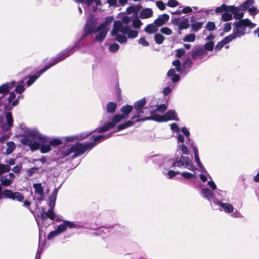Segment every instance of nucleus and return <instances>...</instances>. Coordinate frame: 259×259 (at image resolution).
<instances>
[{"mask_svg":"<svg viewBox=\"0 0 259 259\" xmlns=\"http://www.w3.org/2000/svg\"><path fill=\"white\" fill-rule=\"evenodd\" d=\"M8 148L6 150V153L10 154L13 152V150L15 148V145L13 142H9L7 143Z\"/></svg>","mask_w":259,"mask_h":259,"instance_id":"nucleus-39","label":"nucleus"},{"mask_svg":"<svg viewBox=\"0 0 259 259\" xmlns=\"http://www.w3.org/2000/svg\"><path fill=\"white\" fill-rule=\"evenodd\" d=\"M191 22H192L191 27L192 30L195 32H197L200 29L203 24L202 22H195V18L194 17H192L191 18Z\"/></svg>","mask_w":259,"mask_h":259,"instance_id":"nucleus-27","label":"nucleus"},{"mask_svg":"<svg viewBox=\"0 0 259 259\" xmlns=\"http://www.w3.org/2000/svg\"><path fill=\"white\" fill-rule=\"evenodd\" d=\"M148 158L149 160L151 159L153 162L157 164L159 166L162 165L168 166L167 163L170 161V158L161 155H153L148 157Z\"/></svg>","mask_w":259,"mask_h":259,"instance_id":"nucleus-16","label":"nucleus"},{"mask_svg":"<svg viewBox=\"0 0 259 259\" xmlns=\"http://www.w3.org/2000/svg\"><path fill=\"white\" fill-rule=\"evenodd\" d=\"M5 110V116H0V124L2 130L6 132L12 127L14 120L11 112L10 110Z\"/></svg>","mask_w":259,"mask_h":259,"instance_id":"nucleus-13","label":"nucleus"},{"mask_svg":"<svg viewBox=\"0 0 259 259\" xmlns=\"http://www.w3.org/2000/svg\"><path fill=\"white\" fill-rule=\"evenodd\" d=\"M181 131H182L183 134L184 135H185L186 136V137H187V139L188 141V144L191 145V146L192 142H193L189 139V136L190 133H189V131L185 127H183L182 128Z\"/></svg>","mask_w":259,"mask_h":259,"instance_id":"nucleus-44","label":"nucleus"},{"mask_svg":"<svg viewBox=\"0 0 259 259\" xmlns=\"http://www.w3.org/2000/svg\"><path fill=\"white\" fill-rule=\"evenodd\" d=\"M96 3L97 6H100L103 4L108 3L110 6H115L117 4V0H85L83 5L90 6L94 3Z\"/></svg>","mask_w":259,"mask_h":259,"instance_id":"nucleus-17","label":"nucleus"},{"mask_svg":"<svg viewBox=\"0 0 259 259\" xmlns=\"http://www.w3.org/2000/svg\"><path fill=\"white\" fill-rule=\"evenodd\" d=\"M160 32L162 33L167 35H171L172 33V31L170 29H169L168 27H166L161 28L160 29Z\"/></svg>","mask_w":259,"mask_h":259,"instance_id":"nucleus-53","label":"nucleus"},{"mask_svg":"<svg viewBox=\"0 0 259 259\" xmlns=\"http://www.w3.org/2000/svg\"><path fill=\"white\" fill-rule=\"evenodd\" d=\"M67 229L66 221H64L63 223L58 226L56 230L59 234L65 232Z\"/></svg>","mask_w":259,"mask_h":259,"instance_id":"nucleus-40","label":"nucleus"},{"mask_svg":"<svg viewBox=\"0 0 259 259\" xmlns=\"http://www.w3.org/2000/svg\"><path fill=\"white\" fill-rule=\"evenodd\" d=\"M192 65V61L188 58L183 63V68L186 72H188L190 70V68L191 67Z\"/></svg>","mask_w":259,"mask_h":259,"instance_id":"nucleus-36","label":"nucleus"},{"mask_svg":"<svg viewBox=\"0 0 259 259\" xmlns=\"http://www.w3.org/2000/svg\"><path fill=\"white\" fill-rule=\"evenodd\" d=\"M176 24L179 26L180 30L186 29L189 26V19L188 18H184L179 20Z\"/></svg>","mask_w":259,"mask_h":259,"instance_id":"nucleus-26","label":"nucleus"},{"mask_svg":"<svg viewBox=\"0 0 259 259\" xmlns=\"http://www.w3.org/2000/svg\"><path fill=\"white\" fill-rule=\"evenodd\" d=\"M169 16L167 14H162L158 16V17L154 21L156 25L159 27L163 25L169 19Z\"/></svg>","mask_w":259,"mask_h":259,"instance_id":"nucleus-23","label":"nucleus"},{"mask_svg":"<svg viewBox=\"0 0 259 259\" xmlns=\"http://www.w3.org/2000/svg\"><path fill=\"white\" fill-rule=\"evenodd\" d=\"M38 169V167H34L28 169L26 171L27 176L29 177L32 176Z\"/></svg>","mask_w":259,"mask_h":259,"instance_id":"nucleus-54","label":"nucleus"},{"mask_svg":"<svg viewBox=\"0 0 259 259\" xmlns=\"http://www.w3.org/2000/svg\"><path fill=\"white\" fill-rule=\"evenodd\" d=\"M56 199L50 197L49 199V206L51 208H53L55 205Z\"/></svg>","mask_w":259,"mask_h":259,"instance_id":"nucleus-60","label":"nucleus"},{"mask_svg":"<svg viewBox=\"0 0 259 259\" xmlns=\"http://www.w3.org/2000/svg\"><path fill=\"white\" fill-rule=\"evenodd\" d=\"M15 84V81H12L0 86V107L3 106L4 110H11L19 104V100L23 98V95H19L15 99L16 94L14 92H12L9 97H7L8 92Z\"/></svg>","mask_w":259,"mask_h":259,"instance_id":"nucleus-4","label":"nucleus"},{"mask_svg":"<svg viewBox=\"0 0 259 259\" xmlns=\"http://www.w3.org/2000/svg\"><path fill=\"white\" fill-rule=\"evenodd\" d=\"M18 83L19 85H18L16 87L15 89V91L18 94H21L25 90V88L23 85V84L24 83V81L23 80H21L18 82Z\"/></svg>","mask_w":259,"mask_h":259,"instance_id":"nucleus-38","label":"nucleus"},{"mask_svg":"<svg viewBox=\"0 0 259 259\" xmlns=\"http://www.w3.org/2000/svg\"><path fill=\"white\" fill-rule=\"evenodd\" d=\"M119 49V46L118 44L113 43L111 44L109 47V50L112 52H116Z\"/></svg>","mask_w":259,"mask_h":259,"instance_id":"nucleus-51","label":"nucleus"},{"mask_svg":"<svg viewBox=\"0 0 259 259\" xmlns=\"http://www.w3.org/2000/svg\"><path fill=\"white\" fill-rule=\"evenodd\" d=\"M195 35L191 33L185 36L183 40L185 42H194L195 40Z\"/></svg>","mask_w":259,"mask_h":259,"instance_id":"nucleus-41","label":"nucleus"},{"mask_svg":"<svg viewBox=\"0 0 259 259\" xmlns=\"http://www.w3.org/2000/svg\"><path fill=\"white\" fill-rule=\"evenodd\" d=\"M33 187L35 189V193L38 195L37 199L38 200H42L44 196V187L41 183H35L33 185Z\"/></svg>","mask_w":259,"mask_h":259,"instance_id":"nucleus-21","label":"nucleus"},{"mask_svg":"<svg viewBox=\"0 0 259 259\" xmlns=\"http://www.w3.org/2000/svg\"><path fill=\"white\" fill-rule=\"evenodd\" d=\"M231 41H232V40L230 38V37L228 36L225 37L224 39L219 42L217 44L215 47V50L220 51L224 46L230 42Z\"/></svg>","mask_w":259,"mask_h":259,"instance_id":"nucleus-32","label":"nucleus"},{"mask_svg":"<svg viewBox=\"0 0 259 259\" xmlns=\"http://www.w3.org/2000/svg\"><path fill=\"white\" fill-rule=\"evenodd\" d=\"M215 28V24L212 22H208L206 25V28L209 31L213 30Z\"/></svg>","mask_w":259,"mask_h":259,"instance_id":"nucleus-56","label":"nucleus"},{"mask_svg":"<svg viewBox=\"0 0 259 259\" xmlns=\"http://www.w3.org/2000/svg\"><path fill=\"white\" fill-rule=\"evenodd\" d=\"M178 150H181L182 154H183L187 155L189 153V151L187 147L184 144H182L181 145H179L178 146Z\"/></svg>","mask_w":259,"mask_h":259,"instance_id":"nucleus-48","label":"nucleus"},{"mask_svg":"<svg viewBox=\"0 0 259 259\" xmlns=\"http://www.w3.org/2000/svg\"><path fill=\"white\" fill-rule=\"evenodd\" d=\"M139 44L142 45L143 47H148L149 46V42L146 41L145 37H141L138 40Z\"/></svg>","mask_w":259,"mask_h":259,"instance_id":"nucleus-57","label":"nucleus"},{"mask_svg":"<svg viewBox=\"0 0 259 259\" xmlns=\"http://www.w3.org/2000/svg\"><path fill=\"white\" fill-rule=\"evenodd\" d=\"M90 134H81L79 135L76 136H68L66 137L62 138V139L66 142H72L74 140H81L82 139H85L86 137H88Z\"/></svg>","mask_w":259,"mask_h":259,"instance_id":"nucleus-22","label":"nucleus"},{"mask_svg":"<svg viewBox=\"0 0 259 259\" xmlns=\"http://www.w3.org/2000/svg\"><path fill=\"white\" fill-rule=\"evenodd\" d=\"M154 39L156 42L157 44L160 45L163 42L164 37L162 34L160 33H156L154 35Z\"/></svg>","mask_w":259,"mask_h":259,"instance_id":"nucleus-42","label":"nucleus"},{"mask_svg":"<svg viewBox=\"0 0 259 259\" xmlns=\"http://www.w3.org/2000/svg\"><path fill=\"white\" fill-rule=\"evenodd\" d=\"M180 174V173L179 171H175L174 170H170L167 172V175L169 179H172L175 176H176L177 175H179Z\"/></svg>","mask_w":259,"mask_h":259,"instance_id":"nucleus-59","label":"nucleus"},{"mask_svg":"<svg viewBox=\"0 0 259 259\" xmlns=\"http://www.w3.org/2000/svg\"><path fill=\"white\" fill-rule=\"evenodd\" d=\"M64 54L63 53L60 55V56H59L58 58H53L52 59V62L46 65L42 69L38 71L36 73V75L30 76L29 77V79L27 81V86L29 87L31 85H32L44 72L46 71L48 69H49L53 65L63 60L64 59V58L66 57V56H67V54L63 56Z\"/></svg>","mask_w":259,"mask_h":259,"instance_id":"nucleus-10","label":"nucleus"},{"mask_svg":"<svg viewBox=\"0 0 259 259\" xmlns=\"http://www.w3.org/2000/svg\"><path fill=\"white\" fill-rule=\"evenodd\" d=\"M167 5L169 7H175L178 5V2L176 0H169Z\"/></svg>","mask_w":259,"mask_h":259,"instance_id":"nucleus-61","label":"nucleus"},{"mask_svg":"<svg viewBox=\"0 0 259 259\" xmlns=\"http://www.w3.org/2000/svg\"><path fill=\"white\" fill-rule=\"evenodd\" d=\"M66 223L67 227L69 229L72 228H81L84 227V225L79 222H70L68 221H65Z\"/></svg>","mask_w":259,"mask_h":259,"instance_id":"nucleus-29","label":"nucleus"},{"mask_svg":"<svg viewBox=\"0 0 259 259\" xmlns=\"http://www.w3.org/2000/svg\"><path fill=\"white\" fill-rule=\"evenodd\" d=\"M229 6H227L225 4H223L220 7H217L215 9V13H221L223 12H229Z\"/></svg>","mask_w":259,"mask_h":259,"instance_id":"nucleus-35","label":"nucleus"},{"mask_svg":"<svg viewBox=\"0 0 259 259\" xmlns=\"http://www.w3.org/2000/svg\"><path fill=\"white\" fill-rule=\"evenodd\" d=\"M24 138L21 139L23 145L29 146L32 151L39 149L41 153L51 150V146H56L62 143L59 138L52 139L40 134L36 128L26 127L24 130Z\"/></svg>","mask_w":259,"mask_h":259,"instance_id":"nucleus-1","label":"nucleus"},{"mask_svg":"<svg viewBox=\"0 0 259 259\" xmlns=\"http://www.w3.org/2000/svg\"><path fill=\"white\" fill-rule=\"evenodd\" d=\"M167 75L168 77H171V80L173 83L178 82L180 79V76L176 74V71L174 69H170L168 71Z\"/></svg>","mask_w":259,"mask_h":259,"instance_id":"nucleus-31","label":"nucleus"},{"mask_svg":"<svg viewBox=\"0 0 259 259\" xmlns=\"http://www.w3.org/2000/svg\"><path fill=\"white\" fill-rule=\"evenodd\" d=\"M156 6L161 10H164L165 9V4L161 1L156 2Z\"/></svg>","mask_w":259,"mask_h":259,"instance_id":"nucleus-63","label":"nucleus"},{"mask_svg":"<svg viewBox=\"0 0 259 259\" xmlns=\"http://www.w3.org/2000/svg\"><path fill=\"white\" fill-rule=\"evenodd\" d=\"M131 18L125 16L121 20L115 21L114 22L113 27L111 31V35L114 39L120 44L126 43L127 37L135 38L138 35L137 30H133L130 26Z\"/></svg>","mask_w":259,"mask_h":259,"instance_id":"nucleus-2","label":"nucleus"},{"mask_svg":"<svg viewBox=\"0 0 259 259\" xmlns=\"http://www.w3.org/2000/svg\"><path fill=\"white\" fill-rule=\"evenodd\" d=\"M15 178V175L13 173H9L4 176H2L0 178V181L2 184L5 186H9L13 181Z\"/></svg>","mask_w":259,"mask_h":259,"instance_id":"nucleus-19","label":"nucleus"},{"mask_svg":"<svg viewBox=\"0 0 259 259\" xmlns=\"http://www.w3.org/2000/svg\"><path fill=\"white\" fill-rule=\"evenodd\" d=\"M156 109L158 112L162 113L166 110V107L164 104H162L158 106Z\"/></svg>","mask_w":259,"mask_h":259,"instance_id":"nucleus-64","label":"nucleus"},{"mask_svg":"<svg viewBox=\"0 0 259 259\" xmlns=\"http://www.w3.org/2000/svg\"><path fill=\"white\" fill-rule=\"evenodd\" d=\"M95 19L94 18V16L91 15L89 17L86 24L84 27L83 30V34L82 35L80 39L77 42V44L73 47H69L67 48L65 50L62 51L55 58H58L60 55L62 54H65V55H67L66 57L64 58V59L67 57L69 56L71 54H72L74 52V49L75 48H81L84 46V44L83 43L84 38L87 37L89 34L92 32L93 31L94 24H95ZM64 56V54L63 55Z\"/></svg>","mask_w":259,"mask_h":259,"instance_id":"nucleus-6","label":"nucleus"},{"mask_svg":"<svg viewBox=\"0 0 259 259\" xmlns=\"http://www.w3.org/2000/svg\"><path fill=\"white\" fill-rule=\"evenodd\" d=\"M214 47V42L213 41H210L207 43H206L204 46V48H203L205 52H206V51H212Z\"/></svg>","mask_w":259,"mask_h":259,"instance_id":"nucleus-46","label":"nucleus"},{"mask_svg":"<svg viewBox=\"0 0 259 259\" xmlns=\"http://www.w3.org/2000/svg\"><path fill=\"white\" fill-rule=\"evenodd\" d=\"M147 119H152L159 122L167 121V120H179L177 114L174 110L168 111L163 116L157 114L151 115Z\"/></svg>","mask_w":259,"mask_h":259,"instance_id":"nucleus-14","label":"nucleus"},{"mask_svg":"<svg viewBox=\"0 0 259 259\" xmlns=\"http://www.w3.org/2000/svg\"><path fill=\"white\" fill-rule=\"evenodd\" d=\"M59 234H60L57 230L51 232L48 236V239L49 240H51L53 239V238L55 237L56 236H58Z\"/></svg>","mask_w":259,"mask_h":259,"instance_id":"nucleus-58","label":"nucleus"},{"mask_svg":"<svg viewBox=\"0 0 259 259\" xmlns=\"http://www.w3.org/2000/svg\"><path fill=\"white\" fill-rule=\"evenodd\" d=\"M253 3V0H246L239 7L242 10L244 11L249 8V7L251 6Z\"/></svg>","mask_w":259,"mask_h":259,"instance_id":"nucleus-34","label":"nucleus"},{"mask_svg":"<svg viewBox=\"0 0 259 259\" xmlns=\"http://www.w3.org/2000/svg\"><path fill=\"white\" fill-rule=\"evenodd\" d=\"M133 109V107L132 106L127 105L123 106L121 108V111L122 112L123 114H117L115 115L111 122L107 123L104 126L99 128V133H104L110 130L122 119L125 118L132 112Z\"/></svg>","mask_w":259,"mask_h":259,"instance_id":"nucleus-8","label":"nucleus"},{"mask_svg":"<svg viewBox=\"0 0 259 259\" xmlns=\"http://www.w3.org/2000/svg\"><path fill=\"white\" fill-rule=\"evenodd\" d=\"M158 27L153 22L151 24L147 25L144 29L146 32L152 34L156 32L158 30Z\"/></svg>","mask_w":259,"mask_h":259,"instance_id":"nucleus-28","label":"nucleus"},{"mask_svg":"<svg viewBox=\"0 0 259 259\" xmlns=\"http://www.w3.org/2000/svg\"><path fill=\"white\" fill-rule=\"evenodd\" d=\"M191 147L193 149L194 154V157H195V160L196 163L197 164V165L198 166H201V164L202 163H201V162L200 161V160L199 159V157L198 151L197 148L196 147V146L194 145L193 142H192Z\"/></svg>","mask_w":259,"mask_h":259,"instance_id":"nucleus-33","label":"nucleus"},{"mask_svg":"<svg viewBox=\"0 0 259 259\" xmlns=\"http://www.w3.org/2000/svg\"><path fill=\"white\" fill-rule=\"evenodd\" d=\"M46 212L48 214V218L51 220H53L55 219V215L53 211V208H50Z\"/></svg>","mask_w":259,"mask_h":259,"instance_id":"nucleus-55","label":"nucleus"},{"mask_svg":"<svg viewBox=\"0 0 259 259\" xmlns=\"http://www.w3.org/2000/svg\"><path fill=\"white\" fill-rule=\"evenodd\" d=\"M233 15V17L235 19H241L244 16L243 11L239 7H235L234 6H229V11Z\"/></svg>","mask_w":259,"mask_h":259,"instance_id":"nucleus-18","label":"nucleus"},{"mask_svg":"<svg viewBox=\"0 0 259 259\" xmlns=\"http://www.w3.org/2000/svg\"><path fill=\"white\" fill-rule=\"evenodd\" d=\"M145 103L146 100L145 98L142 99L136 102L134 106L135 109L137 110L136 114L134 115L130 120L127 121L126 122L119 125L117 126V130L116 131H119L130 127L133 125L136 122L147 120V118H148V117H144V115L142 114L144 113H145L146 114L151 113L152 111L149 110L147 108L142 109L145 106Z\"/></svg>","mask_w":259,"mask_h":259,"instance_id":"nucleus-5","label":"nucleus"},{"mask_svg":"<svg viewBox=\"0 0 259 259\" xmlns=\"http://www.w3.org/2000/svg\"><path fill=\"white\" fill-rule=\"evenodd\" d=\"M181 176L187 179H190L192 178H196V175L195 173L194 174H191L188 172H183L181 173Z\"/></svg>","mask_w":259,"mask_h":259,"instance_id":"nucleus-49","label":"nucleus"},{"mask_svg":"<svg viewBox=\"0 0 259 259\" xmlns=\"http://www.w3.org/2000/svg\"><path fill=\"white\" fill-rule=\"evenodd\" d=\"M153 11L151 9L146 8L142 10L140 14L139 17L141 19H147L152 17Z\"/></svg>","mask_w":259,"mask_h":259,"instance_id":"nucleus-25","label":"nucleus"},{"mask_svg":"<svg viewBox=\"0 0 259 259\" xmlns=\"http://www.w3.org/2000/svg\"><path fill=\"white\" fill-rule=\"evenodd\" d=\"M116 108V104L112 102H110L107 105V111L108 113H113Z\"/></svg>","mask_w":259,"mask_h":259,"instance_id":"nucleus-37","label":"nucleus"},{"mask_svg":"<svg viewBox=\"0 0 259 259\" xmlns=\"http://www.w3.org/2000/svg\"><path fill=\"white\" fill-rule=\"evenodd\" d=\"M176 56L177 57H181L185 53V51L184 49H179L176 50Z\"/></svg>","mask_w":259,"mask_h":259,"instance_id":"nucleus-62","label":"nucleus"},{"mask_svg":"<svg viewBox=\"0 0 259 259\" xmlns=\"http://www.w3.org/2000/svg\"><path fill=\"white\" fill-rule=\"evenodd\" d=\"M169 163H171L172 167L187 168L193 171L196 169L192 160L186 156H181L180 157L170 159Z\"/></svg>","mask_w":259,"mask_h":259,"instance_id":"nucleus-11","label":"nucleus"},{"mask_svg":"<svg viewBox=\"0 0 259 259\" xmlns=\"http://www.w3.org/2000/svg\"><path fill=\"white\" fill-rule=\"evenodd\" d=\"M205 54V50L203 48H200L193 52L192 57L195 60L200 59Z\"/></svg>","mask_w":259,"mask_h":259,"instance_id":"nucleus-24","label":"nucleus"},{"mask_svg":"<svg viewBox=\"0 0 259 259\" xmlns=\"http://www.w3.org/2000/svg\"><path fill=\"white\" fill-rule=\"evenodd\" d=\"M181 62L179 60H176L172 62V65L175 66L177 72L182 73L183 70L180 67Z\"/></svg>","mask_w":259,"mask_h":259,"instance_id":"nucleus-45","label":"nucleus"},{"mask_svg":"<svg viewBox=\"0 0 259 259\" xmlns=\"http://www.w3.org/2000/svg\"><path fill=\"white\" fill-rule=\"evenodd\" d=\"M113 133H110L106 135H101L97 136H93L94 142L87 143L85 144L77 143L73 145L69 148L61 152L62 157L64 158L68 156L71 153H73L72 158H75L80 155L83 154L87 150H91L95 147L98 143H100L104 140H106L112 136Z\"/></svg>","mask_w":259,"mask_h":259,"instance_id":"nucleus-3","label":"nucleus"},{"mask_svg":"<svg viewBox=\"0 0 259 259\" xmlns=\"http://www.w3.org/2000/svg\"><path fill=\"white\" fill-rule=\"evenodd\" d=\"M220 192H222L220 190H217L215 192H213L211 190L207 188H203L201 190V194L202 197L207 199L210 202L212 201L213 202V201H217V195L222 196V194H221Z\"/></svg>","mask_w":259,"mask_h":259,"instance_id":"nucleus-15","label":"nucleus"},{"mask_svg":"<svg viewBox=\"0 0 259 259\" xmlns=\"http://www.w3.org/2000/svg\"><path fill=\"white\" fill-rule=\"evenodd\" d=\"M142 24V22L138 18L135 19L132 21V25L135 28H140Z\"/></svg>","mask_w":259,"mask_h":259,"instance_id":"nucleus-52","label":"nucleus"},{"mask_svg":"<svg viewBox=\"0 0 259 259\" xmlns=\"http://www.w3.org/2000/svg\"><path fill=\"white\" fill-rule=\"evenodd\" d=\"M233 18L232 13H224L222 15V19L224 21L231 20Z\"/></svg>","mask_w":259,"mask_h":259,"instance_id":"nucleus-50","label":"nucleus"},{"mask_svg":"<svg viewBox=\"0 0 259 259\" xmlns=\"http://www.w3.org/2000/svg\"><path fill=\"white\" fill-rule=\"evenodd\" d=\"M114 227H117V226L114 227H102L99 228L96 232L95 233V234L97 235H102L103 234H106L107 233H109L111 231V229H112Z\"/></svg>","mask_w":259,"mask_h":259,"instance_id":"nucleus-30","label":"nucleus"},{"mask_svg":"<svg viewBox=\"0 0 259 259\" xmlns=\"http://www.w3.org/2000/svg\"><path fill=\"white\" fill-rule=\"evenodd\" d=\"M213 203L220 205L226 213L233 212L234 207L232 205L228 203H224L221 201H213Z\"/></svg>","mask_w":259,"mask_h":259,"instance_id":"nucleus-20","label":"nucleus"},{"mask_svg":"<svg viewBox=\"0 0 259 259\" xmlns=\"http://www.w3.org/2000/svg\"><path fill=\"white\" fill-rule=\"evenodd\" d=\"M3 195L5 198H8L13 200H16L19 202H23V206L27 207L28 209L30 210V202L28 200L24 199L23 195L19 192H13L10 190H5L3 192Z\"/></svg>","mask_w":259,"mask_h":259,"instance_id":"nucleus-12","label":"nucleus"},{"mask_svg":"<svg viewBox=\"0 0 259 259\" xmlns=\"http://www.w3.org/2000/svg\"><path fill=\"white\" fill-rule=\"evenodd\" d=\"M11 168L10 166L8 165L0 164V175L9 171Z\"/></svg>","mask_w":259,"mask_h":259,"instance_id":"nucleus-43","label":"nucleus"},{"mask_svg":"<svg viewBox=\"0 0 259 259\" xmlns=\"http://www.w3.org/2000/svg\"><path fill=\"white\" fill-rule=\"evenodd\" d=\"M94 18L95 19V22H96V20L94 17ZM113 20V17H107L105 19V21L103 23H101L96 29H95V26L94 27L93 31L92 32L98 33L95 37L96 41L101 42L104 39L109 31L108 26L110 24L112 23ZM95 23L96 22H95L94 26L95 25Z\"/></svg>","mask_w":259,"mask_h":259,"instance_id":"nucleus-9","label":"nucleus"},{"mask_svg":"<svg viewBox=\"0 0 259 259\" xmlns=\"http://www.w3.org/2000/svg\"><path fill=\"white\" fill-rule=\"evenodd\" d=\"M233 32L228 35L232 40L243 36L246 33V27L252 29L255 26V24L251 22L248 19L240 20L233 23Z\"/></svg>","mask_w":259,"mask_h":259,"instance_id":"nucleus-7","label":"nucleus"},{"mask_svg":"<svg viewBox=\"0 0 259 259\" xmlns=\"http://www.w3.org/2000/svg\"><path fill=\"white\" fill-rule=\"evenodd\" d=\"M174 87L175 85L174 84H171L170 85L164 88L163 90V95L164 96L168 95L171 92Z\"/></svg>","mask_w":259,"mask_h":259,"instance_id":"nucleus-47","label":"nucleus"}]
</instances>
